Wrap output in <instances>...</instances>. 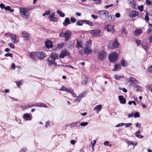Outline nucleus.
<instances>
[{"label":"nucleus","instance_id":"obj_1","mask_svg":"<svg viewBox=\"0 0 152 152\" xmlns=\"http://www.w3.org/2000/svg\"><path fill=\"white\" fill-rule=\"evenodd\" d=\"M19 9L20 15L24 19H28L30 15V13L28 10L27 8L22 7H20Z\"/></svg>","mask_w":152,"mask_h":152},{"label":"nucleus","instance_id":"obj_2","mask_svg":"<svg viewBox=\"0 0 152 152\" xmlns=\"http://www.w3.org/2000/svg\"><path fill=\"white\" fill-rule=\"evenodd\" d=\"M97 14L99 15V17L104 20L108 17V12L105 10L99 11L98 12Z\"/></svg>","mask_w":152,"mask_h":152},{"label":"nucleus","instance_id":"obj_3","mask_svg":"<svg viewBox=\"0 0 152 152\" xmlns=\"http://www.w3.org/2000/svg\"><path fill=\"white\" fill-rule=\"evenodd\" d=\"M86 46L84 49V54L88 55L91 53L92 52V50L91 48V41H88L86 42Z\"/></svg>","mask_w":152,"mask_h":152},{"label":"nucleus","instance_id":"obj_4","mask_svg":"<svg viewBox=\"0 0 152 152\" xmlns=\"http://www.w3.org/2000/svg\"><path fill=\"white\" fill-rule=\"evenodd\" d=\"M109 60L111 62H114L118 59V55L116 52L112 53L109 56Z\"/></svg>","mask_w":152,"mask_h":152},{"label":"nucleus","instance_id":"obj_5","mask_svg":"<svg viewBox=\"0 0 152 152\" xmlns=\"http://www.w3.org/2000/svg\"><path fill=\"white\" fill-rule=\"evenodd\" d=\"M107 56L106 52L104 50L99 52L97 56L98 58L100 61H103Z\"/></svg>","mask_w":152,"mask_h":152},{"label":"nucleus","instance_id":"obj_6","mask_svg":"<svg viewBox=\"0 0 152 152\" xmlns=\"http://www.w3.org/2000/svg\"><path fill=\"white\" fill-rule=\"evenodd\" d=\"M90 34L92 36L99 37L101 35V31L100 29H96L91 30L90 31Z\"/></svg>","mask_w":152,"mask_h":152},{"label":"nucleus","instance_id":"obj_7","mask_svg":"<svg viewBox=\"0 0 152 152\" xmlns=\"http://www.w3.org/2000/svg\"><path fill=\"white\" fill-rule=\"evenodd\" d=\"M71 55L70 52L66 50H62L60 52L59 55V58H64L65 56H69Z\"/></svg>","mask_w":152,"mask_h":152},{"label":"nucleus","instance_id":"obj_8","mask_svg":"<svg viewBox=\"0 0 152 152\" xmlns=\"http://www.w3.org/2000/svg\"><path fill=\"white\" fill-rule=\"evenodd\" d=\"M104 29L108 31H110L113 33L114 31V29L113 25L108 24L105 26Z\"/></svg>","mask_w":152,"mask_h":152},{"label":"nucleus","instance_id":"obj_9","mask_svg":"<svg viewBox=\"0 0 152 152\" xmlns=\"http://www.w3.org/2000/svg\"><path fill=\"white\" fill-rule=\"evenodd\" d=\"M29 107H32L33 106H35L36 107H42L47 108L48 107L45 104V103L41 102H39L38 103H37L36 104H33V105H32L31 106H30V105H29Z\"/></svg>","mask_w":152,"mask_h":152},{"label":"nucleus","instance_id":"obj_10","mask_svg":"<svg viewBox=\"0 0 152 152\" xmlns=\"http://www.w3.org/2000/svg\"><path fill=\"white\" fill-rule=\"evenodd\" d=\"M65 41L66 42L70 38V36L72 34L71 32L69 31H66L65 32Z\"/></svg>","mask_w":152,"mask_h":152},{"label":"nucleus","instance_id":"obj_11","mask_svg":"<svg viewBox=\"0 0 152 152\" xmlns=\"http://www.w3.org/2000/svg\"><path fill=\"white\" fill-rule=\"evenodd\" d=\"M9 35L11 36V38L12 39V42L14 44L17 43L18 41L17 39L16 35L12 33H10Z\"/></svg>","mask_w":152,"mask_h":152},{"label":"nucleus","instance_id":"obj_12","mask_svg":"<svg viewBox=\"0 0 152 152\" xmlns=\"http://www.w3.org/2000/svg\"><path fill=\"white\" fill-rule=\"evenodd\" d=\"M55 60L54 59H53L51 57H49L47 59V61H48V64L49 66H52L53 64H54L55 65H57L55 61Z\"/></svg>","mask_w":152,"mask_h":152},{"label":"nucleus","instance_id":"obj_13","mask_svg":"<svg viewBox=\"0 0 152 152\" xmlns=\"http://www.w3.org/2000/svg\"><path fill=\"white\" fill-rule=\"evenodd\" d=\"M45 45L46 48L50 49L53 47V42L49 40H48L45 42Z\"/></svg>","mask_w":152,"mask_h":152},{"label":"nucleus","instance_id":"obj_14","mask_svg":"<svg viewBox=\"0 0 152 152\" xmlns=\"http://www.w3.org/2000/svg\"><path fill=\"white\" fill-rule=\"evenodd\" d=\"M37 57L41 59H43L46 56V55L43 52H39L37 53Z\"/></svg>","mask_w":152,"mask_h":152},{"label":"nucleus","instance_id":"obj_15","mask_svg":"<svg viewBox=\"0 0 152 152\" xmlns=\"http://www.w3.org/2000/svg\"><path fill=\"white\" fill-rule=\"evenodd\" d=\"M129 6L133 9L137 8L136 5V2L134 0H129Z\"/></svg>","mask_w":152,"mask_h":152},{"label":"nucleus","instance_id":"obj_16","mask_svg":"<svg viewBox=\"0 0 152 152\" xmlns=\"http://www.w3.org/2000/svg\"><path fill=\"white\" fill-rule=\"evenodd\" d=\"M51 57L53 59L56 60L58 58V54L57 53H52L50 57Z\"/></svg>","mask_w":152,"mask_h":152},{"label":"nucleus","instance_id":"obj_17","mask_svg":"<svg viewBox=\"0 0 152 152\" xmlns=\"http://www.w3.org/2000/svg\"><path fill=\"white\" fill-rule=\"evenodd\" d=\"M139 15L138 12L135 10H132L130 13L129 16L130 17L133 18Z\"/></svg>","mask_w":152,"mask_h":152},{"label":"nucleus","instance_id":"obj_18","mask_svg":"<svg viewBox=\"0 0 152 152\" xmlns=\"http://www.w3.org/2000/svg\"><path fill=\"white\" fill-rule=\"evenodd\" d=\"M119 100L121 104H124L126 103V99L123 96L121 95L118 96Z\"/></svg>","mask_w":152,"mask_h":152},{"label":"nucleus","instance_id":"obj_19","mask_svg":"<svg viewBox=\"0 0 152 152\" xmlns=\"http://www.w3.org/2000/svg\"><path fill=\"white\" fill-rule=\"evenodd\" d=\"M22 34L24 35V37L26 38V40L28 41L31 38V36L26 31L22 32Z\"/></svg>","mask_w":152,"mask_h":152},{"label":"nucleus","instance_id":"obj_20","mask_svg":"<svg viewBox=\"0 0 152 152\" xmlns=\"http://www.w3.org/2000/svg\"><path fill=\"white\" fill-rule=\"evenodd\" d=\"M66 45L69 49H72L74 46V44L73 42H69L66 44Z\"/></svg>","mask_w":152,"mask_h":152},{"label":"nucleus","instance_id":"obj_21","mask_svg":"<svg viewBox=\"0 0 152 152\" xmlns=\"http://www.w3.org/2000/svg\"><path fill=\"white\" fill-rule=\"evenodd\" d=\"M112 45L113 47L115 48H118L119 45V44L118 42L117 39H115L114 40Z\"/></svg>","mask_w":152,"mask_h":152},{"label":"nucleus","instance_id":"obj_22","mask_svg":"<svg viewBox=\"0 0 152 152\" xmlns=\"http://www.w3.org/2000/svg\"><path fill=\"white\" fill-rule=\"evenodd\" d=\"M71 23L69 19L68 18H66L63 23V25L64 26H66L68 24H70Z\"/></svg>","mask_w":152,"mask_h":152},{"label":"nucleus","instance_id":"obj_23","mask_svg":"<svg viewBox=\"0 0 152 152\" xmlns=\"http://www.w3.org/2000/svg\"><path fill=\"white\" fill-rule=\"evenodd\" d=\"M129 82L131 84H136L137 83V80L135 78L133 77H130L129 79Z\"/></svg>","mask_w":152,"mask_h":152},{"label":"nucleus","instance_id":"obj_24","mask_svg":"<svg viewBox=\"0 0 152 152\" xmlns=\"http://www.w3.org/2000/svg\"><path fill=\"white\" fill-rule=\"evenodd\" d=\"M37 53L35 52H31L29 54V57L34 60L36 59Z\"/></svg>","mask_w":152,"mask_h":152},{"label":"nucleus","instance_id":"obj_25","mask_svg":"<svg viewBox=\"0 0 152 152\" xmlns=\"http://www.w3.org/2000/svg\"><path fill=\"white\" fill-rule=\"evenodd\" d=\"M23 118L25 120L28 121L31 120V118L30 115L28 113H26L23 115Z\"/></svg>","mask_w":152,"mask_h":152},{"label":"nucleus","instance_id":"obj_26","mask_svg":"<svg viewBox=\"0 0 152 152\" xmlns=\"http://www.w3.org/2000/svg\"><path fill=\"white\" fill-rule=\"evenodd\" d=\"M121 65L124 67H127L128 65V64L123 59H122L121 60Z\"/></svg>","mask_w":152,"mask_h":152},{"label":"nucleus","instance_id":"obj_27","mask_svg":"<svg viewBox=\"0 0 152 152\" xmlns=\"http://www.w3.org/2000/svg\"><path fill=\"white\" fill-rule=\"evenodd\" d=\"M142 33V30L140 29H136L134 32V34L135 36H138Z\"/></svg>","mask_w":152,"mask_h":152},{"label":"nucleus","instance_id":"obj_28","mask_svg":"<svg viewBox=\"0 0 152 152\" xmlns=\"http://www.w3.org/2000/svg\"><path fill=\"white\" fill-rule=\"evenodd\" d=\"M102 105L101 104H99L96 106L94 109V110H97L96 112L98 113L102 109Z\"/></svg>","mask_w":152,"mask_h":152},{"label":"nucleus","instance_id":"obj_29","mask_svg":"<svg viewBox=\"0 0 152 152\" xmlns=\"http://www.w3.org/2000/svg\"><path fill=\"white\" fill-rule=\"evenodd\" d=\"M115 69L113 70L114 71H117L121 69V66L119 64H115Z\"/></svg>","mask_w":152,"mask_h":152},{"label":"nucleus","instance_id":"obj_30","mask_svg":"<svg viewBox=\"0 0 152 152\" xmlns=\"http://www.w3.org/2000/svg\"><path fill=\"white\" fill-rule=\"evenodd\" d=\"M4 9L7 11H9L12 12H13L15 10L11 8L10 6H7L6 7L4 8Z\"/></svg>","mask_w":152,"mask_h":152},{"label":"nucleus","instance_id":"obj_31","mask_svg":"<svg viewBox=\"0 0 152 152\" xmlns=\"http://www.w3.org/2000/svg\"><path fill=\"white\" fill-rule=\"evenodd\" d=\"M142 47L147 53L148 48V45L146 44H144L142 45Z\"/></svg>","mask_w":152,"mask_h":152},{"label":"nucleus","instance_id":"obj_32","mask_svg":"<svg viewBox=\"0 0 152 152\" xmlns=\"http://www.w3.org/2000/svg\"><path fill=\"white\" fill-rule=\"evenodd\" d=\"M64 45V44H58L57 45V48H56V50L55 49H54L53 50L56 51L57 50H59V49H61L63 47Z\"/></svg>","mask_w":152,"mask_h":152},{"label":"nucleus","instance_id":"obj_33","mask_svg":"<svg viewBox=\"0 0 152 152\" xmlns=\"http://www.w3.org/2000/svg\"><path fill=\"white\" fill-rule=\"evenodd\" d=\"M108 17L107 18L108 20L110 21L113 20L115 19V17L114 15H108Z\"/></svg>","mask_w":152,"mask_h":152},{"label":"nucleus","instance_id":"obj_34","mask_svg":"<svg viewBox=\"0 0 152 152\" xmlns=\"http://www.w3.org/2000/svg\"><path fill=\"white\" fill-rule=\"evenodd\" d=\"M148 26L149 27V28L147 31V33L148 34H150L151 31H152V24H149Z\"/></svg>","mask_w":152,"mask_h":152},{"label":"nucleus","instance_id":"obj_35","mask_svg":"<svg viewBox=\"0 0 152 152\" xmlns=\"http://www.w3.org/2000/svg\"><path fill=\"white\" fill-rule=\"evenodd\" d=\"M57 13L61 17H64L65 16V14L64 13L59 10L57 11Z\"/></svg>","mask_w":152,"mask_h":152},{"label":"nucleus","instance_id":"obj_36","mask_svg":"<svg viewBox=\"0 0 152 152\" xmlns=\"http://www.w3.org/2000/svg\"><path fill=\"white\" fill-rule=\"evenodd\" d=\"M77 46H76V48H83L81 45V42H80L79 41L77 40Z\"/></svg>","mask_w":152,"mask_h":152},{"label":"nucleus","instance_id":"obj_37","mask_svg":"<svg viewBox=\"0 0 152 152\" xmlns=\"http://www.w3.org/2000/svg\"><path fill=\"white\" fill-rule=\"evenodd\" d=\"M121 32L122 33H124L126 36L127 35V31H126V28L125 27H123L121 31Z\"/></svg>","mask_w":152,"mask_h":152},{"label":"nucleus","instance_id":"obj_38","mask_svg":"<svg viewBox=\"0 0 152 152\" xmlns=\"http://www.w3.org/2000/svg\"><path fill=\"white\" fill-rule=\"evenodd\" d=\"M16 84H17V86L18 87H19L21 85H22L23 81L21 80L19 81H16L15 82Z\"/></svg>","mask_w":152,"mask_h":152},{"label":"nucleus","instance_id":"obj_39","mask_svg":"<svg viewBox=\"0 0 152 152\" xmlns=\"http://www.w3.org/2000/svg\"><path fill=\"white\" fill-rule=\"evenodd\" d=\"M55 16V12H52L51 13L50 15H49L48 16V18L49 19H51L53 18H54V16Z\"/></svg>","mask_w":152,"mask_h":152},{"label":"nucleus","instance_id":"obj_40","mask_svg":"<svg viewBox=\"0 0 152 152\" xmlns=\"http://www.w3.org/2000/svg\"><path fill=\"white\" fill-rule=\"evenodd\" d=\"M4 56L5 57H7L9 56H10L11 57H12L13 56L12 54L10 53H8L5 54L4 55Z\"/></svg>","mask_w":152,"mask_h":152},{"label":"nucleus","instance_id":"obj_41","mask_svg":"<svg viewBox=\"0 0 152 152\" xmlns=\"http://www.w3.org/2000/svg\"><path fill=\"white\" fill-rule=\"evenodd\" d=\"M145 19L146 22H148L149 20V18L148 16V14L147 12L146 15L145 16Z\"/></svg>","mask_w":152,"mask_h":152},{"label":"nucleus","instance_id":"obj_42","mask_svg":"<svg viewBox=\"0 0 152 152\" xmlns=\"http://www.w3.org/2000/svg\"><path fill=\"white\" fill-rule=\"evenodd\" d=\"M29 105H28L27 106H26V105H23L21 106V107L22 110H24L26 109V108L27 107H29ZM30 105V106H31L32 105ZM32 105H33V104H32Z\"/></svg>","mask_w":152,"mask_h":152},{"label":"nucleus","instance_id":"obj_43","mask_svg":"<svg viewBox=\"0 0 152 152\" xmlns=\"http://www.w3.org/2000/svg\"><path fill=\"white\" fill-rule=\"evenodd\" d=\"M134 117L135 118L139 117H140L139 113L138 112H136L134 114Z\"/></svg>","mask_w":152,"mask_h":152},{"label":"nucleus","instance_id":"obj_44","mask_svg":"<svg viewBox=\"0 0 152 152\" xmlns=\"http://www.w3.org/2000/svg\"><path fill=\"white\" fill-rule=\"evenodd\" d=\"M124 125V123H121L116 125L115 126V127H118L120 126H123Z\"/></svg>","mask_w":152,"mask_h":152},{"label":"nucleus","instance_id":"obj_45","mask_svg":"<svg viewBox=\"0 0 152 152\" xmlns=\"http://www.w3.org/2000/svg\"><path fill=\"white\" fill-rule=\"evenodd\" d=\"M50 11L49 10L46 11L43 14V16H45L46 15H48L50 13Z\"/></svg>","mask_w":152,"mask_h":152},{"label":"nucleus","instance_id":"obj_46","mask_svg":"<svg viewBox=\"0 0 152 152\" xmlns=\"http://www.w3.org/2000/svg\"><path fill=\"white\" fill-rule=\"evenodd\" d=\"M81 21V20L77 22L76 23V25L79 26H82L83 25V23Z\"/></svg>","mask_w":152,"mask_h":152},{"label":"nucleus","instance_id":"obj_47","mask_svg":"<svg viewBox=\"0 0 152 152\" xmlns=\"http://www.w3.org/2000/svg\"><path fill=\"white\" fill-rule=\"evenodd\" d=\"M146 3L148 5L151 6L152 5V2L149 0H146Z\"/></svg>","mask_w":152,"mask_h":152},{"label":"nucleus","instance_id":"obj_48","mask_svg":"<svg viewBox=\"0 0 152 152\" xmlns=\"http://www.w3.org/2000/svg\"><path fill=\"white\" fill-rule=\"evenodd\" d=\"M140 130L137 131L135 133L136 136L138 138V137H139V135H140Z\"/></svg>","mask_w":152,"mask_h":152},{"label":"nucleus","instance_id":"obj_49","mask_svg":"<svg viewBox=\"0 0 152 152\" xmlns=\"http://www.w3.org/2000/svg\"><path fill=\"white\" fill-rule=\"evenodd\" d=\"M79 122L78 121L77 122L74 123L72 124H69V125H70L72 127H75V126H76L77 124V123H79Z\"/></svg>","mask_w":152,"mask_h":152},{"label":"nucleus","instance_id":"obj_50","mask_svg":"<svg viewBox=\"0 0 152 152\" xmlns=\"http://www.w3.org/2000/svg\"><path fill=\"white\" fill-rule=\"evenodd\" d=\"M88 123L87 122H82L80 124V125L82 126H85L87 125Z\"/></svg>","mask_w":152,"mask_h":152},{"label":"nucleus","instance_id":"obj_51","mask_svg":"<svg viewBox=\"0 0 152 152\" xmlns=\"http://www.w3.org/2000/svg\"><path fill=\"white\" fill-rule=\"evenodd\" d=\"M143 5H141L138 7V9L140 12H142L143 10Z\"/></svg>","mask_w":152,"mask_h":152},{"label":"nucleus","instance_id":"obj_52","mask_svg":"<svg viewBox=\"0 0 152 152\" xmlns=\"http://www.w3.org/2000/svg\"><path fill=\"white\" fill-rule=\"evenodd\" d=\"M119 89L120 90H122L124 93H126L127 92V90L126 89L124 88H121L120 87L119 88Z\"/></svg>","mask_w":152,"mask_h":152},{"label":"nucleus","instance_id":"obj_53","mask_svg":"<svg viewBox=\"0 0 152 152\" xmlns=\"http://www.w3.org/2000/svg\"><path fill=\"white\" fill-rule=\"evenodd\" d=\"M84 92L82 93L79 95L78 96L80 98V99H81L82 98L84 97Z\"/></svg>","mask_w":152,"mask_h":152},{"label":"nucleus","instance_id":"obj_54","mask_svg":"<svg viewBox=\"0 0 152 152\" xmlns=\"http://www.w3.org/2000/svg\"><path fill=\"white\" fill-rule=\"evenodd\" d=\"M50 21H53V22H56L58 21V20L57 18L54 17L53 18H52L51 19H50Z\"/></svg>","mask_w":152,"mask_h":152},{"label":"nucleus","instance_id":"obj_55","mask_svg":"<svg viewBox=\"0 0 152 152\" xmlns=\"http://www.w3.org/2000/svg\"><path fill=\"white\" fill-rule=\"evenodd\" d=\"M65 34V32H61L59 34V37H64Z\"/></svg>","mask_w":152,"mask_h":152},{"label":"nucleus","instance_id":"obj_56","mask_svg":"<svg viewBox=\"0 0 152 152\" xmlns=\"http://www.w3.org/2000/svg\"><path fill=\"white\" fill-rule=\"evenodd\" d=\"M136 87L137 88V91H140L142 89V87L138 85L136 86Z\"/></svg>","mask_w":152,"mask_h":152},{"label":"nucleus","instance_id":"obj_57","mask_svg":"<svg viewBox=\"0 0 152 152\" xmlns=\"http://www.w3.org/2000/svg\"><path fill=\"white\" fill-rule=\"evenodd\" d=\"M8 45L12 49H14L15 48V45L12 43H10Z\"/></svg>","mask_w":152,"mask_h":152},{"label":"nucleus","instance_id":"obj_58","mask_svg":"<svg viewBox=\"0 0 152 152\" xmlns=\"http://www.w3.org/2000/svg\"><path fill=\"white\" fill-rule=\"evenodd\" d=\"M70 20L71 22L72 23H75L76 21V19L75 18L72 17L70 18Z\"/></svg>","mask_w":152,"mask_h":152},{"label":"nucleus","instance_id":"obj_59","mask_svg":"<svg viewBox=\"0 0 152 152\" xmlns=\"http://www.w3.org/2000/svg\"><path fill=\"white\" fill-rule=\"evenodd\" d=\"M132 123H131L126 124L124 123V125H125L126 127H129L132 126Z\"/></svg>","mask_w":152,"mask_h":152},{"label":"nucleus","instance_id":"obj_60","mask_svg":"<svg viewBox=\"0 0 152 152\" xmlns=\"http://www.w3.org/2000/svg\"><path fill=\"white\" fill-rule=\"evenodd\" d=\"M113 4H110L109 5H106V6H104V8L105 9H107L109 7H111L113 6Z\"/></svg>","mask_w":152,"mask_h":152},{"label":"nucleus","instance_id":"obj_61","mask_svg":"<svg viewBox=\"0 0 152 152\" xmlns=\"http://www.w3.org/2000/svg\"><path fill=\"white\" fill-rule=\"evenodd\" d=\"M121 77L120 76L118 75H116L115 76V79L117 80H119L121 79V77Z\"/></svg>","mask_w":152,"mask_h":152},{"label":"nucleus","instance_id":"obj_62","mask_svg":"<svg viewBox=\"0 0 152 152\" xmlns=\"http://www.w3.org/2000/svg\"><path fill=\"white\" fill-rule=\"evenodd\" d=\"M91 17L94 18V19H96L98 18V17L97 16L95 15H94L92 14L91 15Z\"/></svg>","mask_w":152,"mask_h":152},{"label":"nucleus","instance_id":"obj_63","mask_svg":"<svg viewBox=\"0 0 152 152\" xmlns=\"http://www.w3.org/2000/svg\"><path fill=\"white\" fill-rule=\"evenodd\" d=\"M0 7L1 9H4V8H5L6 7H5L4 4L2 3H1L0 4Z\"/></svg>","mask_w":152,"mask_h":152},{"label":"nucleus","instance_id":"obj_64","mask_svg":"<svg viewBox=\"0 0 152 152\" xmlns=\"http://www.w3.org/2000/svg\"><path fill=\"white\" fill-rule=\"evenodd\" d=\"M87 81V79H85L82 81V83L83 85H86V84Z\"/></svg>","mask_w":152,"mask_h":152}]
</instances>
